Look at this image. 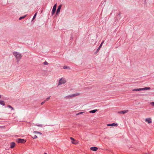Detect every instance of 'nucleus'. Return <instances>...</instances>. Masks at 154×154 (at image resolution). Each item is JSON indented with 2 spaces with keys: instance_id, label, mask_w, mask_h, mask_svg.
Segmentation results:
<instances>
[{
  "instance_id": "f257e3e1",
  "label": "nucleus",
  "mask_w": 154,
  "mask_h": 154,
  "mask_svg": "<svg viewBox=\"0 0 154 154\" xmlns=\"http://www.w3.org/2000/svg\"><path fill=\"white\" fill-rule=\"evenodd\" d=\"M13 54L15 57L16 59L17 60V62H18L22 57V55L19 52H13Z\"/></svg>"
},
{
  "instance_id": "f03ea898",
  "label": "nucleus",
  "mask_w": 154,
  "mask_h": 154,
  "mask_svg": "<svg viewBox=\"0 0 154 154\" xmlns=\"http://www.w3.org/2000/svg\"><path fill=\"white\" fill-rule=\"evenodd\" d=\"M151 89L150 87H146L143 88H136L132 90L133 91H141L148 90H150Z\"/></svg>"
},
{
  "instance_id": "7ed1b4c3",
  "label": "nucleus",
  "mask_w": 154,
  "mask_h": 154,
  "mask_svg": "<svg viewBox=\"0 0 154 154\" xmlns=\"http://www.w3.org/2000/svg\"><path fill=\"white\" fill-rule=\"evenodd\" d=\"M66 82V79L63 78H61L59 81L58 85H61L65 84Z\"/></svg>"
},
{
  "instance_id": "20e7f679",
  "label": "nucleus",
  "mask_w": 154,
  "mask_h": 154,
  "mask_svg": "<svg viewBox=\"0 0 154 154\" xmlns=\"http://www.w3.org/2000/svg\"><path fill=\"white\" fill-rule=\"evenodd\" d=\"M16 141L18 143H24L26 142V140L23 139L18 138L16 139Z\"/></svg>"
},
{
  "instance_id": "39448f33",
  "label": "nucleus",
  "mask_w": 154,
  "mask_h": 154,
  "mask_svg": "<svg viewBox=\"0 0 154 154\" xmlns=\"http://www.w3.org/2000/svg\"><path fill=\"white\" fill-rule=\"evenodd\" d=\"M79 95V94H71L68 96H66L65 98L68 99H70L73 97H75Z\"/></svg>"
},
{
  "instance_id": "423d86ee",
  "label": "nucleus",
  "mask_w": 154,
  "mask_h": 154,
  "mask_svg": "<svg viewBox=\"0 0 154 154\" xmlns=\"http://www.w3.org/2000/svg\"><path fill=\"white\" fill-rule=\"evenodd\" d=\"M56 6H57V4H56L54 5L53 6L52 13V15H53L55 12L56 9Z\"/></svg>"
},
{
  "instance_id": "0eeeda50",
  "label": "nucleus",
  "mask_w": 154,
  "mask_h": 154,
  "mask_svg": "<svg viewBox=\"0 0 154 154\" xmlns=\"http://www.w3.org/2000/svg\"><path fill=\"white\" fill-rule=\"evenodd\" d=\"M145 121L149 124H150L152 122V119L150 118H146L145 120Z\"/></svg>"
},
{
  "instance_id": "6e6552de",
  "label": "nucleus",
  "mask_w": 154,
  "mask_h": 154,
  "mask_svg": "<svg viewBox=\"0 0 154 154\" xmlns=\"http://www.w3.org/2000/svg\"><path fill=\"white\" fill-rule=\"evenodd\" d=\"M104 42V41H103L101 42V43L100 44V45L99 46V47L96 50V53H97L99 51L100 48H101V46H102V45H103V43Z\"/></svg>"
},
{
  "instance_id": "1a4fd4ad",
  "label": "nucleus",
  "mask_w": 154,
  "mask_h": 154,
  "mask_svg": "<svg viewBox=\"0 0 154 154\" xmlns=\"http://www.w3.org/2000/svg\"><path fill=\"white\" fill-rule=\"evenodd\" d=\"M90 149L91 150L96 151L98 149V148L96 147L93 146L90 148Z\"/></svg>"
},
{
  "instance_id": "9d476101",
  "label": "nucleus",
  "mask_w": 154,
  "mask_h": 154,
  "mask_svg": "<svg viewBox=\"0 0 154 154\" xmlns=\"http://www.w3.org/2000/svg\"><path fill=\"white\" fill-rule=\"evenodd\" d=\"M61 8V5H60L59 6H58V8L57 9V12H56V14H58V13H59L60 12V9Z\"/></svg>"
},
{
  "instance_id": "9b49d317",
  "label": "nucleus",
  "mask_w": 154,
  "mask_h": 154,
  "mask_svg": "<svg viewBox=\"0 0 154 154\" xmlns=\"http://www.w3.org/2000/svg\"><path fill=\"white\" fill-rule=\"evenodd\" d=\"M128 110H123V111L119 112V113H121V114H125V113H127L128 112Z\"/></svg>"
},
{
  "instance_id": "f8f14e48",
  "label": "nucleus",
  "mask_w": 154,
  "mask_h": 154,
  "mask_svg": "<svg viewBox=\"0 0 154 154\" xmlns=\"http://www.w3.org/2000/svg\"><path fill=\"white\" fill-rule=\"evenodd\" d=\"M118 124L117 123H113L111 124H108L107 125L108 126H117Z\"/></svg>"
},
{
  "instance_id": "ddd939ff",
  "label": "nucleus",
  "mask_w": 154,
  "mask_h": 154,
  "mask_svg": "<svg viewBox=\"0 0 154 154\" xmlns=\"http://www.w3.org/2000/svg\"><path fill=\"white\" fill-rule=\"evenodd\" d=\"M15 143L14 142H12L11 143L10 148H14L15 145Z\"/></svg>"
},
{
  "instance_id": "4468645a",
  "label": "nucleus",
  "mask_w": 154,
  "mask_h": 154,
  "mask_svg": "<svg viewBox=\"0 0 154 154\" xmlns=\"http://www.w3.org/2000/svg\"><path fill=\"white\" fill-rule=\"evenodd\" d=\"M71 143L73 144L76 145L78 144L79 142L77 140H75V141H72Z\"/></svg>"
},
{
  "instance_id": "2eb2a0df",
  "label": "nucleus",
  "mask_w": 154,
  "mask_h": 154,
  "mask_svg": "<svg viewBox=\"0 0 154 154\" xmlns=\"http://www.w3.org/2000/svg\"><path fill=\"white\" fill-rule=\"evenodd\" d=\"M97 111V109H94V110H92L91 111H90V112H89L90 113H94L95 112Z\"/></svg>"
},
{
  "instance_id": "dca6fc26",
  "label": "nucleus",
  "mask_w": 154,
  "mask_h": 154,
  "mask_svg": "<svg viewBox=\"0 0 154 154\" xmlns=\"http://www.w3.org/2000/svg\"><path fill=\"white\" fill-rule=\"evenodd\" d=\"M0 104L2 105L3 106L5 105V103L2 100H0Z\"/></svg>"
},
{
  "instance_id": "f3484780",
  "label": "nucleus",
  "mask_w": 154,
  "mask_h": 154,
  "mask_svg": "<svg viewBox=\"0 0 154 154\" xmlns=\"http://www.w3.org/2000/svg\"><path fill=\"white\" fill-rule=\"evenodd\" d=\"M26 15H25L21 17H20V18H19V20H21L22 19L26 17Z\"/></svg>"
},
{
  "instance_id": "a211bd4d",
  "label": "nucleus",
  "mask_w": 154,
  "mask_h": 154,
  "mask_svg": "<svg viewBox=\"0 0 154 154\" xmlns=\"http://www.w3.org/2000/svg\"><path fill=\"white\" fill-rule=\"evenodd\" d=\"M34 133L35 134H42V133L40 132L37 131H34Z\"/></svg>"
},
{
  "instance_id": "6ab92c4d",
  "label": "nucleus",
  "mask_w": 154,
  "mask_h": 154,
  "mask_svg": "<svg viewBox=\"0 0 154 154\" xmlns=\"http://www.w3.org/2000/svg\"><path fill=\"white\" fill-rule=\"evenodd\" d=\"M8 107H9V108H11L12 110H14V108L10 105H8Z\"/></svg>"
},
{
  "instance_id": "aec40b11",
  "label": "nucleus",
  "mask_w": 154,
  "mask_h": 154,
  "mask_svg": "<svg viewBox=\"0 0 154 154\" xmlns=\"http://www.w3.org/2000/svg\"><path fill=\"white\" fill-rule=\"evenodd\" d=\"M84 112H80L79 113H77L76 115L77 116V115H80V114H82L83 113H84Z\"/></svg>"
},
{
  "instance_id": "412c9836",
  "label": "nucleus",
  "mask_w": 154,
  "mask_h": 154,
  "mask_svg": "<svg viewBox=\"0 0 154 154\" xmlns=\"http://www.w3.org/2000/svg\"><path fill=\"white\" fill-rule=\"evenodd\" d=\"M32 138L34 139H36L37 138V136L36 135H35L32 137Z\"/></svg>"
},
{
  "instance_id": "4be33fe9",
  "label": "nucleus",
  "mask_w": 154,
  "mask_h": 154,
  "mask_svg": "<svg viewBox=\"0 0 154 154\" xmlns=\"http://www.w3.org/2000/svg\"><path fill=\"white\" fill-rule=\"evenodd\" d=\"M44 64V65H47L48 64V63L46 62V61H45V62H44V63H43Z\"/></svg>"
},
{
  "instance_id": "5701e85b",
  "label": "nucleus",
  "mask_w": 154,
  "mask_h": 154,
  "mask_svg": "<svg viewBox=\"0 0 154 154\" xmlns=\"http://www.w3.org/2000/svg\"><path fill=\"white\" fill-rule=\"evenodd\" d=\"M37 12H36L35 14H34V16L33 17V18H32V19L33 20L36 17V14H37Z\"/></svg>"
},
{
  "instance_id": "b1692460",
  "label": "nucleus",
  "mask_w": 154,
  "mask_h": 154,
  "mask_svg": "<svg viewBox=\"0 0 154 154\" xmlns=\"http://www.w3.org/2000/svg\"><path fill=\"white\" fill-rule=\"evenodd\" d=\"M69 68V67L66 66H64L63 67V68L64 69H67Z\"/></svg>"
},
{
  "instance_id": "393cba45",
  "label": "nucleus",
  "mask_w": 154,
  "mask_h": 154,
  "mask_svg": "<svg viewBox=\"0 0 154 154\" xmlns=\"http://www.w3.org/2000/svg\"><path fill=\"white\" fill-rule=\"evenodd\" d=\"M36 125L40 127H42V125L39 124H37Z\"/></svg>"
},
{
  "instance_id": "a878e982",
  "label": "nucleus",
  "mask_w": 154,
  "mask_h": 154,
  "mask_svg": "<svg viewBox=\"0 0 154 154\" xmlns=\"http://www.w3.org/2000/svg\"><path fill=\"white\" fill-rule=\"evenodd\" d=\"M150 104L152 105L153 106H154V102H152L150 103Z\"/></svg>"
},
{
  "instance_id": "bb28decb",
  "label": "nucleus",
  "mask_w": 154,
  "mask_h": 154,
  "mask_svg": "<svg viewBox=\"0 0 154 154\" xmlns=\"http://www.w3.org/2000/svg\"><path fill=\"white\" fill-rule=\"evenodd\" d=\"M70 139L71 140H72V141H75V139H74L72 137H70Z\"/></svg>"
},
{
  "instance_id": "cd10ccee",
  "label": "nucleus",
  "mask_w": 154,
  "mask_h": 154,
  "mask_svg": "<svg viewBox=\"0 0 154 154\" xmlns=\"http://www.w3.org/2000/svg\"><path fill=\"white\" fill-rule=\"evenodd\" d=\"M50 97H47L45 100H46V101L48 100H49V99H50Z\"/></svg>"
},
{
  "instance_id": "c85d7f7f",
  "label": "nucleus",
  "mask_w": 154,
  "mask_h": 154,
  "mask_svg": "<svg viewBox=\"0 0 154 154\" xmlns=\"http://www.w3.org/2000/svg\"><path fill=\"white\" fill-rule=\"evenodd\" d=\"M45 101H46V100H44V101H43V102H42L41 103V104L42 105H43L44 103H45Z\"/></svg>"
},
{
  "instance_id": "c756f323",
  "label": "nucleus",
  "mask_w": 154,
  "mask_h": 154,
  "mask_svg": "<svg viewBox=\"0 0 154 154\" xmlns=\"http://www.w3.org/2000/svg\"><path fill=\"white\" fill-rule=\"evenodd\" d=\"M146 0H145V4H146Z\"/></svg>"
},
{
  "instance_id": "7c9ffc66",
  "label": "nucleus",
  "mask_w": 154,
  "mask_h": 154,
  "mask_svg": "<svg viewBox=\"0 0 154 154\" xmlns=\"http://www.w3.org/2000/svg\"><path fill=\"white\" fill-rule=\"evenodd\" d=\"M1 97V95H0V98Z\"/></svg>"
},
{
  "instance_id": "2f4dec72",
  "label": "nucleus",
  "mask_w": 154,
  "mask_h": 154,
  "mask_svg": "<svg viewBox=\"0 0 154 154\" xmlns=\"http://www.w3.org/2000/svg\"><path fill=\"white\" fill-rule=\"evenodd\" d=\"M45 154H47L46 153H45Z\"/></svg>"
}]
</instances>
